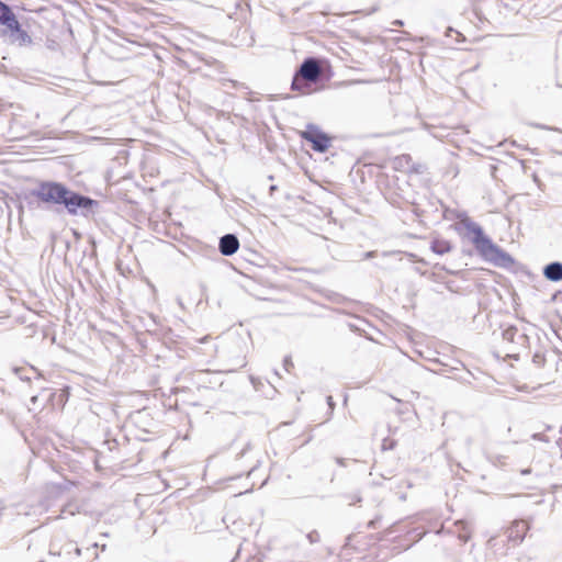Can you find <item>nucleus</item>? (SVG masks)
Listing matches in <instances>:
<instances>
[{
    "label": "nucleus",
    "mask_w": 562,
    "mask_h": 562,
    "mask_svg": "<svg viewBox=\"0 0 562 562\" xmlns=\"http://www.w3.org/2000/svg\"><path fill=\"white\" fill-rule=\"evenodd\" d=\"M33 194L44 203L64 204L70 214H76L78 209H90L95 203L90 198L68 190L63 183L52 181L40 183Z\"/></svg>",
    "instance_id": "1"
},
{
    "label": "nucleus",
    "mask_w": 562,
    "mask_h": 562,
    "mask_svg": "<svg viewBox=\"0 0 562 562\" xmlns=\"http://www.w3.org/2000/svg\"><path fill=\"white\" fill-rule=\"evenodd\" d=\"M471 241L483 259L494 265L502 266L510 262V257L497 247L477 225L470 227Z\"/></svg>",
    "instance_id": "2"
},
{
    "label": "nucleus",
    "mask_w": 562,
    "mask_h": 562,
    "mask_svg": "<svg viewBox=\"0 0 562 562\" xmlns=\"http://www.w3.org/2000/svg\"><path fill=\"white\" fill-rule=\"evenodd\" d=\"M0 27L2 35L9 36L13 42L20 45L31 43L30 35L22 29L11 8L2 1H0Z\"/></svg>",
    "instance_id": "3"
},
{
    "label": "nucleus",
    "mask_w": 562,
    "mask_h": 562,
    "mask_svg": "<svg viewBox=\"0 0 562 562\" xmlns=\"http://www.w3.org/2000/svg\"><path fill=\"white\" fill-rule=\"evenodd\" d=\"M322 69L319 63L314 58H307L301 65L292 81V90L305 93L303 80L315 82L319 78Z\"/></svg>",
    "instance_id": "4"
},
{
    "label": "nucleus",
    "mask_w": 562,
    "mask_h": 562,
    "mask_svg": "<svg viewBox=\"0 0 562 562\" xmlns=\"http://www.w3.org/2000/svg\"><path fill=\"white\" fill-rule=\"evenodd\" d=\"M300 136L302 139L311 144L313 150L318 153H325L331 146L333 138L313 125H310L305 131L300 132Z\"/></svg>",
    "instance_id": "5"
},
{
    "label": "nucleus",
    "mask_w": 562,
    "mask_h": 562,
    "mask_svg": "<svg viewBox=\"0 0 562 562\" xmlns=\"http://www.w3.org/2000/svg\"><path fill=\"white\" fill-rule=\"evenodd\" d=\"M529 530V525L526 520H515L510 524L509 527L505 530V536L507 542L512 547H516L522 542L527 532Z\"/></svg>",
    "instance_id": "6"
},
{
    "label": "nucleus",
    "mask_w": 562,
    "mask_h": 562,
    "mask_svg": "<svg viewBox=\"0 0 562 562\" xmlns=\"http://www.w3.org/2000/svg\"><path fill=\"white\" fill-rule=\"evenodd\" d=\"M449 532L457 536L461 544H465L472 537L471 527L464 520H457Z\"/></svg>",
    "instance_id": "7"
},
{
    "label": "nucleus",
    "mask_w": 562,
    "mask_h": 562,
    "mask_svg": "<svg viewBox=\"0 0 562 562\" xmlns=\"http://www.w3.org/2000/svg\"><path fill=\"white\" fill-rule=\"evenodd\" d=\"M239 248V240L235 235L227 234L220 240V251L224 256L234 255Z\"/></svg>",
    "instance_id": "8"
},
{
    "label": "nucleus",
    "mask_w": 562,
    "mask_h": 562,
    "mask_svg": "<svg viewBox=\"0 0 562 562\" xmlns=\"http://www.w3.org/2000/svg\"><path fill=\"white\" fill-rule=\"evenodd\" d=\"M544 276L551 281H559L562 279V265L559 262L550 263L544 269Z\"/></svg>",
    "instance_id": "9"
},
{
    "label": "nucleus",
    "mask_w": 562,
    "mask_h": 562,
    "mask_svg": "<svg viewBox=\"0 0 562 562\" xmlns=\"http://www.w3.org/2000/svg\"><path fill=\"white\" fill-rule=\"evenodd\" d=\"M431 250L438 255H445L451 250V244L446 239L436 238L431 241Z\"/></svg>",
    "instance_id": "10"
},
{
    "label": "nucleus",
    "mask_w": 562,
    "mask_h": 562,
    "mask_svg": "<svg viewBox=\"0 0 562 562\" xmlns=\"http://www.w3.org/2000/svg\"><path fill=\"white\" fill-rule=\"evenodd\" d=\"M392 24L395 25V26H402L403 25V21L402 20H394L392 22Z\"/></svg>",
    "instance_id": "11"
}]
</instances>
